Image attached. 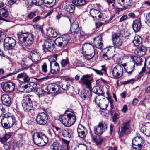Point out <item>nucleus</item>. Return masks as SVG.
<instances>
[{"mask_svg":"<svg viewBox=\"0 0 150 150\" xmlns=\"http://www.w3.org/2000/svg\"><path fill=\"white\" fill-rule=\"evenodd\" d=\"M91 76L89 75H84L80 79V80L83 84L86 85L87 89H84L81 92V97L84 100L88 99L91 96Z\"/></svg>","mask_w":150,"mask_h":150,"instance_id":"1","label":"nucleus"},{"mask_svg":"<svg viewBox=\"0 0 150 150\" xmlns=\"http://www.w3.org/2000/svg\"><path fill=\"white\" fill-rule=\"evenodd\" d=\"M18 40L23 45L28 47L31 45L34 41V35L28 32L23 33L22 31L17 34Z\"/></svg>","mask_w":150,"mask_h":150,"instance_id":"2","label":"nucleus"},{"mask_svg":"<svg viewBox=\"0 0 150 150\" xmlns=\"http://www.w3.org/2000/svg\"><path fill=\"white\" fill-rule=\"evenodd\" d=\"M15 122V117L13 115L9 113L5 114L1 120L2 125L6 129L12 127Z\"/></svg>","mask_w":150,"mask_h":150,"instance_id":"3","label":"nucleus"},{"mask_svg":"<svg viewBox=\"0 0 150 150\" xmlns=\"http://www.w3.org/2000/svg\"><path fill=\"white\" fill-rule=\"evenodd\" d=\"M34 144L39 146L45 145L48 142V138L42 133L37 132L33 136Z\"/></svg>","mask_w":150,"mask_h":150,"instance_id":"4","label":"nucleus"},{"mask_svg":"<svg viewBox=\"0 0 150 150\" xmlns=\"http://www.w3.org/2000/svg\"><path fill=\"white\" fill-rule=\"evenodd\" d=\"M22 106L25 111L34 113V108L32 103L31 98L28 95L24 96L22 101Z\"/></svg>","mask_w":150,"mask_h":150,"instance_id":"5","label":"nucleus"},{"mask_svg":"<svg viewBox=\"0 0 150 150\" xmlns=\"http://www.w3.org/2000/svg\"><path fill=\"white\" fill-rule=\"evenodd\" d=\"M61 121L64 125L69 126L73 124L76 121V117L74 113L65 114L61 118Z\"/></svg>","mask_w":150,"mask_h":150,"instance_id":"6","label":"nucleus"},{"mask_svg":"<svg viewBox=\"0 0 150 150\" xmlns=\"http://www.w3.org/2000/svg\"><path fill=\"white\" fill-rule=\"evenodd\" d=\"M71 39V36L69 34H65L56 39L55 44L59 46L64 47L67 45Z\"/></svg>","mask_w":150,"mask_h":150,"instance_id":"7","label":"nucleus"},{"mask_svg":"<svg viewBox=\"0 0 150 150\" xmlns=\"http://www.w3.org/2000/svg\"><path fill=\"white\" fill-rule=\"evenodd\" d=\"M107 128L106 125L102 122H100L96 126L94 127L95 134L98 135H101L105 131Z\"/></svg>","mask_w":150,"mask_h":150,"instance_id":"8","label":"nucleus"},{"mask_svg":"<svg viewBox=\"0 0 150 150\" xmlns=\"http://www.w3.org/2000/svg\"><path fill=\"white\" fill-rule=\"evenodd\" d=\"M132 147L137 150H141L143 144V140L139 137H136L132 140Z\"/></svg>","mask_w":150,"mask_h":150,"instance_id":"9","label":"nucleus"},{"mask_svg":"<svg viewBox=\"0 0 150 150\" xmlns=\"http://www.w3.org/2000/svg\"><path fill=\"white\" fill-rule=\"evenodd\" d=\"M112 38L115 46L119 47L122 45L123 41V37L120 33H115L112 35Z\"/></svg>","mask_w":150,"mask_h":150,"instance_id":"10","label":"nucleus"},{"mask_svg":"<svg viewBox=\"0 0 150 150\" xmlns=\"http://www.w3.org/2000/svg\"><path fill=\"white\" fill-rule=\"evenodd\" d=\"M16 44L15 40L13 38L7 37L4 40V47L6 49L10 50L12 49Z\"/></svg>","mask_w":150,"mask_h":150,"instance_id":"11","label":"nucleus"},{"mask_svg":"<svg viewBox=\"0 0 150 150\" xmlns=\"http://www.w3.org/2000/svg\"><path fill=\"white\" fill-rule=\"evenodd\" d=\"M123 65L117 64L114 68L112 74L113 76L116 78L120 77L122 75L123 72Z\"/></svg>","mask_w":150,"mask_h":150,"instance_id":"12","label":"nucleus"},{"mask_svg":"<svg viewBox=\"0 0 150 150\" xmlns=\"http://www.w3.org/2000/svg\"><path fill=\"white\" fill-rule=\"evenodd\" d=\"M48 120L46 114L44 112L40 113L37 116L36 121L39 125H43L46 124Z\"/></svg>","mask_w":150,"mask_h":150,"instance_id":"13","label":"nucleus"},{"mask_svg":"<svg viewBox=\"0 0 150 150\" xmlns=\"http://www.w3.org/2000/svg\"><path fill=\"white\" fill-rule=\"evenodd\" d=\"M130 129V121H127L123 122L121 127L120 136L122 137L125 135L129 132Z\"/></svg>","mask_w":150,"mask_h":150,"instance_id":"14","label":"nucleus"},{"mask_svg":"<svg viewBox=\"0 0 150 150\" xmlns=\"http://www.w3.org/2000/svg\"><path fill=\"white\" fill-rule=\"evenodd\" d=\"M15 87V84L13 83L12 82H8L3 84L2 89L5 92L11 93L14 91Z\"/></svg>","mask_w":150,"mask_h":150,"instance_id":"15","label":"nucleus"},{"mask_svg":"<svg viewBox=\"0 0 150 150\" xmlns=\"http://www.w3.org/2000/svg\"><path fill=\"white\" fill-rule=\"evenodd\" d=\"M30 54V58L33 62L38 63L40 61V54L38 50H32Z\"/></svg>","mask_w":150,"mask_h":150,"instance_id":"16","label":"nucleus"},{"mask_svg":"<svg viewBox=\"0 0 150 150\" xmlns=\"http://www.w3.org/2000/svg\"><path fill=\"white\" fill-rule=\"evenodd\" d=\"M94 48V46L89 43H85L83 45L82 50L83 52H84L89 54L95 55Z\"/></svg>","mask_w":150,"mask_h":150,"instance_id":"17","label":"nucleus"},{"mask_svg":"<svg viewBox=\"0 0 150 150\" xmlns=\"http://www.w3.org/2000/svg\"><path fill=\"white\" fill-rule=\"evenodd\" d=\"M55 44V40H52L49 39L45 41L43 45V49L44 50V47L50 52H53L54 50Z\"/></svg>","mask_w":150,"mask_h":150,"instance_id":"18","label":"nucleus"},{"mask_svg":"<svg viewBox=\"0 0 150 150\" xmlns=\"http://www.w3.org/2000/svg\"><path fill=\"white\" fill-rule=\"evenodd\" d=\"M118 4L123 7L120 8L121 10H125L130 8L132 4V0H119Z\"/></svg>","mask_w":150,"mask_h":150,"instance_id":"19","label":"nucleus"},{"mask_svg":"<svg viewBox=\"0 0 150 150\" xmlns=\"http://www.w3.org/2000/svg\"><path fill=\"white\" fill-rule=\"evenodd\" d=\"M137 47L134 52L135 54L140 56H142L146 54V49L145 47L141 45Z\"/></svg>","mask_w":150,"mask_h":150,"instance_id":"20","label":"nucleus"},{"mask_svg":"<svg viewBox=\"0 0 150 150\" xmlns=\"http://www.w3.org/2000/svg\"><path fill=\"white\" fill-rule=\"evenodd\" d=\"M141 131L146 136H150V123L147 122L143 124Z\"/></svg>","mask_w":150,"mask_h":150,"instance_id":"21","label":"nucleus"},{"mask_svg":"<svg viewBox=\"0 0 150 150\" xmlns=\"http://www.w3.org/2000/svg\"><path fill=\"white\" fill-rule=\"evenodd\" d=\"M51 72L53 74H57L59 71V67L58 63L56 61H53L50 63Z\"/></svg>","mask_w":150,"mask_h":150,"instance_id":"22","label":"nucleus"},{"mask_svg":"<svg viewBox=\"0 0 150 150\" xmlns=\"http://www.w3.org/2000/svg\"><path fill=\"white\" fill-rule=\"evenodd\" d=\"M135 63L132 61H130L129 62L126 64L125 65L124 64L123 65L125 71L129 73H132L134 71V68Z\"/></svg>","mask_w":150,"mask_h":150,"instance_id":"23","label":"nucleus"},{"mask_svg":"<svg viewBox=\"0 0 150 150\" xmlns=\"http://www.w3.org/2000/svg\"><path fill=\"white\" fill-rule=\"evenodd\" d=\"M1 100L3 105L10 106L11 104V100L9 95L6 94L3 95L1 97Z\"/></svg>","mask_w":150,"mask_h":150,"instance_id":"24","label":"nucleus"},{"mask_svg":"<svg viewBox=\"0 0 150 150\" xmlns=\"http://www.w3.org/2000/svg\"><path fill=\"white\" fill-rule=\"evenodd\" d=\"M79 31V24L77 22H73L71 25L70 33L72 35L77 34Z\"/></svg>","mask_w":150,"mask_h":150,"instance_id":"25","label":"nucleus"},{"mask_svg":"<svg viewBox=\"0 0 150 150\" xmlns=\"http://www.w3.org/2000/svg\"><path fill=\"white\" fill-rule=\"evenodd\" d=\"M73 133V129L70 127L66 128L62 130V134L64 137L71 138Z\"/></svg>","mask_w":150,"mask_h":150,"instance_id":"26","label":"nucleus"},{"mask_svg":"<svg viewBox=\"0 0 150 150\" xmlns=\"http://www.w3.org/2000/svg\"><path fill=\"white\" fill-rule=\"evenodd\" d=\"M36 84L33 82H30L27 85H23L21 87H22L24 89H27L29 91H36V88L35 87Z\"/></svg>","mask_w":150,"mask_h":150,"instance_id":"27","label":"nucleus"},{"mask_svg":"<svg viewBox=\"0 0 150 150\" xmlns=\"http://www.w3.org/2000/svg\"><path fill=\"white\" fill-rule=\"evenodd\" d=\"M77 131L78 135L81 138H84L86 134V129L81 125H79Z\"/></svg>","mask_w":150,"mask_h":150,"instance_id":"28","label":"nucleus"},{"mask_svg":"<svg viewBox=\"0 0 150 150\" xmlns=\"http://www.w3.org/2000/svg\"><path fill=\"white\" fill-rule=\"evenodd\" d=\"M102 38L100 35L95 37L94 39V43L96 47L99 49H102L103 43L102 42Z\"/></svg>","mask_w":150,"mask_h":150,"instance_id":"29","label":"nucleus"},{"mask_svg":"<svg viewBox=\"0 0 150 150\" xmlns=\"http://www.w3.org/2000/svg\"><path fill=\"white\" fill-rule=\"evenodd\" d=\"M0 21L2 20L5 21H8L4 19L3 17L6 18L8 16L7 9L6 8H3L0 9Z\"/></svg>","mask_w":150,"mask_h":150,"instance_id":"30","label":"nucleus"},{"mask_svg":"<svg viewBox=\"0 0 150 150\" xmlns=\"http://www.w3.org/2000/svg\"><path fill=\"white\" fill-rule=\"evenodd\" d=\"M47 88L49 91L51 93L57 92L59 89V86L55 83L49 84Z\"/></svg>","mask_w":150,"mask_h":150,"instance_id":"31","label":"nucleus"},{"mask_svg":"<svg viewBox=\"0 0 150 150\" xmlns=\"http://www.w3.org/2000/svg\"><path fill=\"white\" fill-rule=\"evenodd\" d=\"M132 27L133 30L135 32L139 31L141 27V24L140 20H137L134 21Z\"/></svg>","mask_w":150,"mask_h":150,"instance_id":"32","label":"nucleus"},{"mask_svg":"<svg viewBox=\"0 0 150 150\" xmlns=\"http://www.w3.org/2000/svg\"><path fill=\"white\" fill-rule=\"evenodd\" d=\"M51 150H64L63 147L59 143L55 142L51 145Z\"/></svg>","mask_w":150,"mask_h":150,"instance_id":"33","label":"nucleus"},{"mask_svg":"<svg viewBox=\"0 0 150 150\" xmlns=\"http://www.w3.org/2000/svg\"><path fill=\"white\" fill-rule=\"evenodd\" d=\"M93 92L94 93L98 95H103V92L102 87L101 86H97L94 87L93 88Z\"/></svg>","mask_w":150,"mask_h":150,"instance_id":"34","label":"nucleus"},{"mask_svg":"<svg viewBox=\"0 0 150 150\" xmlns=\"http://www.w3.org/2000/svg\"><path fill=\"white\" fill-rule=\"evenodd\" d=\"M131 58L132 59V61L137 66L140 65L142 62V59L140 57L137 56H132L131 57Z\"/></svg>","mask_w":150,"mask_h":150,"instance_id":"35","label":"nucleus"},{"mask_svg":"<svg viewBox=\"0 0 150 150\" xmlns=\"http://www.w3.org/2000/svg\"><path fill=\"white\" fill-rule=\"evenodd\" d=\"M47 34L49 37L55 38L57 35V33L52 28H49L47 31Z\"/></svg>","mask_w":150,"mask_h":150,"instance_id":"36","label":"nucleus"},{"mask_svg":"<svg viewBox=\"0 0 150 150\" xmlns=\"http://www.w3.org/2000/svg\"><path fill=\"white\" fill-rule=\"evenodd\" d=\"M133 42L134 45L136 47H138L141 44L142 40L141 37L139 36H136L134 37Z\"/></svg>","mask_w":150,"mask_h":150,"instance_id":"37","label":"nucleus"},{"mask_svg":"<svg viewBox=\"0 0 150 150\" xmlns=\"http://www.w3.org/2000/svg\"><path fill=\"white\" fill-rule=\"evenodd\" d=\"M86 0H76L73 1L72 3L76 6H81L85 5L86 3Z\"/></svg>","mask_w":150,"mask_h":150,"instance_id":"38","label":"nucleus"},{"mask_svg":"<svg viewBox=\"0 0 150 150\" xmlns=\"http://www.w3.org/2000/svg\"><path fill=\"white\" fill-rule=\"evenodd\" d=\"M108 104V101L103 99L100 102V104L98 105L101 109L102 110H105Z\"/></svg>","mask_w":150,"mask_h":150,"instance_id":"39","label":"nucleus"},{"mask_svg":"<svg viewBox=\"0 0 150 150\" xmlns=\"http://www.w3.org/2000/svg\"><path fill=\"white\" fill-rule=\"evenodd\" d=\"M43 2L46 6L51 7L55 5L56 0H43Z\"/></svg>","mask_w":150,"mask_h":150,"instance_id":"40","label":"nucleus"},{"mask_svg":"<svg viewBox=\"0 0 150 150\" xmlns=\"http://www.w3.org/2000/svg\"><path fill=\"white\" fill-rule=\"evenodd\" d=\"M65 10L67 12L71 13H73L74 11V6L71 4L67 5L64 7Z\"/></svg>","mask_w":150,"mask_h":150,"instance_id":"41","label":"nucleus"},{"mask_svg":"<svg viewBox=\"0 0 150 150\" xmlns=\"http://www.w3.org/2000/svg\"><path fill=\"white\" fill-rule=\"evenodd\" d=\"M62 144L64 147H63L64 150H69V141L64 139L61 138L60 139Z\"/></svg>","mask_w":150,"mask_h":150,"instance_id":"42","label":"nucleus"},{"mask_svg":"<svg viewBox=\"0 0 150 150\" xmlns=\"http://www.w3.org/2000/svg\"><path fill=\"white\" fill-rule=\"evenodd\" d=\"M103 141V139L101 137H98L93 138V142L95 143L97 145L100 144Z\"/></svg>","mask_w":150,"mask_h":150,"instance_id":"43","label":"nucleus"},{"mask_svg":"<svg viewBox=\"0 0 150 150\" xmlns=\"http://www.w3.org/2000/svg\"><path fill=\"white\" fill-rule=\"evenodd\" d=\"M98 13H100V12L97 10L92 8L90 10V14L94 19L95 18H97V14H98Z\"/></svg>","mask_w":150,"mask_h":150,"instance_id":"44","label":"nucleus"},{"mask_svg":"<svg viewBox=\"0 0 150 150\" xmlns=\"http://www.w3.org/2000/svg\"><path fill=\"white\" fill-rule=\"evenodd\" d=\"M27 9L29 10L31 7L34 4L33 2V0H26L25 1Z\"/></svg>","mask_w":150,"mask_h":150,"instance_id":"45","label":"nucleus"},{"mask_svg":"<svg viewBox=\"0 0 150 150\" xmlns=\"http://www.w3.org/2000/svg\"><path fill=\"white\" fill-rule=\"evenodd\" d=\"M62 66L63 67H64L66 65L69 64V61L67 58H66L65 59L62 60L61 62Z\"/></svg>","mask_w":150,"mask_h":150,"instance_id":"46","label":"nucleus"},{"mask_svg":"<svg viewBox=\"0 0 150 150\" xmlns=\"http://www.w3.org/2000/svg\"><path fill=\"white\" fill-rule=\"evenodd\" d=\"M101 96L98 95L96 96L95 98V101L97 105L100 104V102H101V101L102 100L101 99L103 98Z\"/></svg>","mask_w":150,"mask_h":150,"instance_id":"47","label":"nucleus"},{"mask_svg":"<svg viewBox=\"0 0 150 150\" xmlns=\"http://www.w3.org/2000/svg\"><path fill=\"white\" fill-rule=\"evenodd\" d=\"M10 137V135L9 133H6L5 135L1 138L0 141L2 143V142L6 141Z\"/></svg>","mask_w":150,"mask_h":150,"instance_id":"48","label":"nucleus"},{"mask_svg":"<svg viewBox=\"0 0 150 150\" xmlns=\"http://www.w3.org/2000/svg\"><path fill=\"white\" fill-rule=\"evenodd\" d=\"M6 111V109L4 105L0 104V117L4 113H5Z\"/></svg>","mask_w":150,"mask_h":150,"instance_id":"49","label":"nucleus"},{"mask_svg":"<svg viewBox=\"0 0 150 150\" xmlns=\"http://www.w3.org/2000/svg\"><path fill=\"white\" fill-rule=\"evenodd\" d=\"M35 91L38 92L39 95H40L41 96L44 95L45 93V91L44 90L39 88H36Z\"/></svg>","mask_w":150,"mask_h":150,"instance_id":"50","label":"nucleus"},{"mask_svg":"<svg viewBox=\"0 0 150 150\" xmlns=\"http://www.w3.org/2000/svg\"><path fill=\"white\" fill-rule=\"evenodd\" d=\"M42 0H33V3L34 4L37 6L41 5L43 3Z\"/></svg>","mask_w":150,"mask_h":150,"instance_id":"51","label":"nucleus"},{"mask_svg":"<svg viewBox=\"0 0 150 150\" xmlns=\"http://www.w3.org/2000/svg\"><path fill=\"white\" fill-rule=\"evenodd\" d=\"M118 115L117 113H115L112 117V120L114 123H116L118 119Z\"/></svg>","mask_w":150,"mask_h":150,"instance_id":"52","label":"nucleus"},{"mask_svg":"<svg viewBox=\"0 0 150 150\" xmlns=\"http://www.w3.org/2000/svg\"><path fill=\"white\" fill-rule=\"evenodd\" d=\"M36 12H30L28 15V17L30 19L33 18L34 17L36 16Z\"/></svg>","mask_w":150,"mask_h":150,"instance_id":"53","label":"nucleus"},{"mask_svg":"<svg viewBox=\"0 0 150 150\" xmlns=\"http://www.w3.org/2000/svg\"><path fill=\"white\" fill-rule=\"evenodd\" d=\"M33 27L36 29L42 31V25H39L38 24H36L33 25Z\"/></svg>","mask_w":150,"mask_h":150,"instance_id":"54","label":"nucleus"},{"mask_svg":"<svg viewBox=\"0 0 150 150\" xmlns=\"http://www.w3.org/2000/svg\"><path fill=\"white\" fill-rule=\"evenodd\" d=\"M47 66L46 63H44L43 64L42 66V71L44 73L47 72Z\"/></svg>","mask_w":150,"mask_h":150,"instance_id":"55","label":"nucleus"},{"mask_svg":"<svg viewBox=\"0 0 150 150\" xmlns=\"http://www.w3.org/2000/svg\"><path fill=\"white\" fill-rule=\"evenodd\" d=\"M94 55H92V54H89L87 53L85 56V58L87 60H90L94 56Z\"/></svg>","mask_w":150,"mask_h":150,"instance_id":"56","label":"nucleus"},{"mask_svg":"<svg viewBox=\"0 0 150 150\" xmlns=\"http://www.w3.org/2000/svg\"><path fill=\"white\" fill-rule=\"evenodd\" d=\"M134 80L133 79H131L128 80L123 81L122 83L123 84H127L130 83L132 84L134 83Z\"/></svg>","mask_w":150,"mask_h":150,"instance_id":"57","label":"nucleus"},{"mask_svg":"<svg viewBox=\"0 0 150 150\" xmlns=\"http://www.w3.org/2000/svg\"><path fill=\"white\" fill-rule=\"evenodd\" d=\"M26 73H22L20 74H18L17 76V78L18 79H20L21 78H23L24 79V77L26 76Z\"/></svg>","mask_w":150,"mask_h":150,"instance_id":"58","label":"nucleus"},{"mask_svg":"<svg viewBox=\"0 0 150 150\" xmlns=\"http://www.w3.org/2000/svg\"><path fill=\"white\" fill-rule=\"evenodd\" d=\"M56 130L55 132L59 134L61 133V132L62 133V130L61 128L60 127H54Z\"/></svg>","mask_w":150,"mask_h":150,"instance_id":"59","label":"nucleus"},{"mask_svg":"<svg viewBox=\"0 0 150 150\" xmlns=\"http://www.w3.org/2000/svg\"><path fill=\"white\" fill-rule=\"evenodd\" d=\"M107 2L110 5H111L112 7H114L115 5L114 2L115 0H107Z\"/></svg>","mask_w":150,"mask_h":150,"instance_id":"60","label":"nucleus"},{"mask_svg":"<svg viewBox=\"0 0 150 150\" xmlns=\"http://www.w3.org/2000/svg\"><path fill=\"white\" fill-rule=\"evenodd\" d=\"M102 16V15L100 12V13H98V14H97V18H95L98 19L99 20L102 21L103 20Z\"/></svg>","mask_w":150,"mask_h":150,"instance_id":"61","label":"nucleus"},{"mask_svg":"<svg viewBox=\"0 0 150 150\" xmlns=\"http://www.w3.org/2000/svg\"><path fill=\"white\" fill-rule=\"evenodd\" d=\"M92 69L95 72H96L97 74L101 75H103V73L102 72L94 68H92Z\"/></svg>","mask_w":150,"mask_h":150,"instance_id":"62","label":"nucleus"},{"mask_svg":"<svg viewBox=\"0 0 150 150\" xmlns=\"http://www.w3.org/2000/svg\"><path fill=\"white\" fill-rule=\"evenodd\" d=\"M9 146V142H6L4 144V147L6 150H7Z\"/></svg>","mask_w":150,"mask_h":150,"instance_id":"63","label":"nucleus"},{"mask_svg":"<svg viewBox=\"0 0 150 150\" xmlns=\"http://www.w3.org/2000/svg\"><path fill=\"white\" fill-rule=\"evenodd\" d=\"M127 18V15H125L123 16L120 19L119 21L121 22L125 20Z\"/></svg>","mask_w":150,"mask_h":150,"instance_id":"64","label":"nucleus"}]
</instances>
